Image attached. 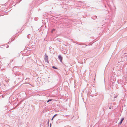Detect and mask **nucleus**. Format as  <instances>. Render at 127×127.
Returning a JSON list of instances; mask_svg holds the SVG:
<instances>
[{"label":"nucleus","mask_w":127,"mask_h":127,"mask_svg":"<svg viewBox=\"0 0 127 127\" xmlns=\"http://www.w3.org/2000/svg\"><path fill=\"white\" fill-rule=\"evenodd\" d=\"M45 62L48 63V56H46L45 58Z\"/></svg>","instance_id":"f257e3e1"},{"label":"nucleus","mask_w":127,"mask_h":127,"mask_svg":"<svg viewBox=\"0 0 127 127\" xmlns=\"http://www.w3.org/2000/svg\"><path fill=\"white\" fill-rule=\"evenodd\" d=\"M58 58H59V60H60V61L61 62H62V58L61 57V55H59V56H58Z\"/></svg>","instance_id":"f03ea898"},{"label":"nucleus","mask_w":127,"mask_h":127,"mask_svg":"<svg viewBox=\"0 0 127 127\" xmlns=\"http://www.w3.org/2000/svg\"><path fill=\"white\" fill-rule=\"evenodd\" d=\"M52 100V99H50L49 100H48L47 101V102H48L50 101H51Z\"/></svg>","instance_id":"7ed1b4c3"},{"label":"nucleus","mask_w":127,"mask_h":127,"mask_svg":"<svg viewBox=\"0 0 127 127\" xmlns=\"http://www.w3.org/2000/svg\"><path fill=\"white\" fill-rule=\"evenodd\" d=\"M52 68L54 69H57V68L55 66H53L52 67Z\"/></svg>","instance_id":"20e7f679"},{"label":"nucleus","mask_w":127,"mask_h":127,"mask_svg":"<svg viewBox=\"0 0 127 127\" xmlns=\"http://www.w3.org/2000/svg\"><path fill=\"white\" fill-rule=\"evenodd\" d=\"M55 29H53L52 31H51V33H53V31H55Z\"/></svg>","instance_id":"39448f33"},{"label":"nucleus","mask_w":127,"mask_h":127,"mask_svg":"<svg viewBox=\"0 0 127 127\" xmlns=\"http://www.w3.org/2000/svg\"><path fill=\"white\" fill-rule=\"evenodd\" d=\"M57 115V114H55V115H54L53 117V118H54V117H55Z\"/></svg>","instance_id":"423d86ee"},{"label":"nucleus","mask_w":127,"mask_h":127,"mask_svg":"<svg viewBox=\"0 0 127 127\" xmlns=\"http://www.w3.org/2000/svg\"><path fill=\"white\" fill-rule=\"evenodd\" d=\"M122 121H121V122L119 123V124H121L122 123Z\"/></svg>","instance_id":"0eeeda50"},{"label":"nucleus","mask_w":127,"mask_h":127,"mask_svg":"<svg viewBox=\"0 0 127 127\" xmlns=\"http://www.w3.org/2000/svg\"><path fill=\"white\" fill-rule=\"evenodd\" d=\"M124 120V118H122L121 119V121H122L123 122V121Z\"/></svg>","instance_id":"6e6552de"},{"label":"nucleus","mask_w":127,"mask_h":127,"mask_svg":"<svg viewBox=\"0 0 127 127\" xmlns=\"http://www.w3.org/2000/svg\"><path fill=\"white\" fill-rule=\"evenodd\" d=\"M54 118H53V117L52 118V120Z\"/></svg>","instance_id":"1a4fd4ad"}]
</instances>
